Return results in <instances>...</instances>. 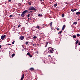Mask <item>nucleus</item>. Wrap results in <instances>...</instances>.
<instances>
[{"label": "nucleus", "instance_id": "nucleus-1", "mask_svg": "<svg viewBox=\"0 0 80 80\" xmlns=\"http://www.w3.org/2000/svg\"><path fill=\"white\" fill-rule=\"evenodd\" d=\"M48 52L49 53H52L54 51L53 48H52L49 47L48 48Z\"/></svg>", "mask_w": 80, "mask_h": 80}, {"label": "nucleus", "instance_id": "nucleus-2", "mask_svg": "<svg viewBox=\"0 0 80 80\" xmlns=\"http://www.w3.org/2000/svg\"><path fill=\"white\" fill-rule=\"evenodd\" d=\"M28 11L27 10H25L21 14V16L22 18H23V17H24L25 16V13H27V12H28Z\"/></svg>", "mask_w": 80, "mask_h": 80}, {"label": "nucleus", "instance_id": "nucleus-3", "mask_svg": "<svg viewBox=\"0 0 80 80\" xmlns=\"http://www.w3.org/2000/svg\"><path fill=\"white\" fill-rule=\"evenodd\" d=\"M36 8H34L33 6H32V7H30L28 9V10H34V11H36L37 9Z\"/></svg>", "mask_w": 80, "mask_h": 80}, {"label": "nucleus", "instance_id": "nucleus-4", "mask_svg": "<svg viewBox=\"0 0 80 80\" xmlns=\"http://www.w3.org/2000/svg\"><path fill=\"white\" fill-rule=\"evenodd\" d=\"M5 37H6V35H2L1 37L2 40H3L5 38Z\"/></svg>", "mask_w": 80, "mask_h": 80}, {"label": "nucleus", "instance_id": "nucleus-5", "mask_svg": "<svg viewBox=\"0 0 80 80\" xmlns=\"http://www.w3.org/2000/svg\"><path fill=\"white\" fill-rule=\"evenodd\" d=\"M27 54V55H29V57H30V58H32V56L31 54H30V52H28Z\"/></svg>", "mask_w": 80, "mask_h": 80}, {"label": "nucleus", "instance_id": "nucleus-6", "mask_svg": "<svg viewBox=\"0 0 80 80\" xmlns=\"http://www.w3.org/2000/svg\"><path fill=\"white\" fill-rule=\"evenodd\" d=\"M24 77H25V76H24V74H22V76L20 80H23V79L24 78Z\"/></svg>", "mask_w": 80, "mask_h": 80}, {"label": "nucleus", "instance_id": "nucleus-7", "mask_svg": "<svg viewBox=\"0 0 80 80\" xmlns=\"http://www.w3.org/2000/svg\"><path fill=\"white\" fill-rule=\"evenodd\" d=\"M40 36H41V37H43V36H44V33H40Z\"/></svg>", "mask_w": 80, "mask_h": 80}, {"label": "nucleus", "instance_id": "nucleus-8", "mask_svg": "<svg viewBox=\"0 0 80 80\" xmlns=\"http://www.w3.org/2000/svg\"><path fill=\"white\" fill-rule=\"evenodd\" d=\"M24 36H21L19 38L20 39H21V40H23L24 39Z\"/></svg>", "mask_w": 80, "mask_h": 80}, {"label": "nucleus", "instance_id": "nucleus-9", "mask_svg": "<svg viewBox=\"0 0 80 80\" xmlns=\"http://www.w3.org/2000/svg\"><path fill=\"white\" fill-rule=\"evenodd\" d=\"M65 27H66V26L65 25L63 26L62 30H64V29L65 28Z\"/></svg>", "mask_w": 80, "mask_h": 80}, {"label": "nucleus", "instance_id": "nucleus-10", "mask_svg": "<svg viewBox=\"0 0 80 80\" xmlns=\"http://www.w3.org/2000/svg\"><path fill=\"white\" fill-rule=\"evenodd\" d=\"M52 23H53V22H51L48 25H50L51 27H52Z\"/></svg>", "mask_w": 80, "mask_h": 80}, {"label": "nucleus", "instance_id": "nucleus-11", "mask_svg": "<svg viewBox=\"0 0 80 80\" xmlns=\"http://www.w3.org/2000/svg\"><path fill=\"white\" fill-rule=\"evenodd\" d=\"M29 70H31V71H33V70H34V68H31L29 69Z\"/></svg>", "mask_w": 80, "mask_h": 80}, {"label": "nucleus", "instance_id": "nucleus-12", "mask_svg": "<svg viewBox=\"0 0 80 80\" xmlns=\"http://www.w3.org/2000/svg\"><path fill=\"white\" fill-rule=\"evenodd\" d=\"M71 10L72 12H75V11H76V10H77V9H71Z\"/></svg>", "mask_w": 80, "mask_h": 80}, {"label": "nucleus", "instance_id": "nucleus-13", "mask_svg": "<svg viewBox=\"0 0 80 80\" xmlns=\"http://www.w3.org/2000/svg\"><path fill=\"white\" fill-rule=\"evenodd\" d=\"M40 26L38 25H37L36 26V28H37L38 29H40Z\"/></svg>", "mask_w": 80, "mask_h": 80}, {"label": "nucleus", "instance_id": "nucleus-14", "mask_svg": "<svg viewBox=\"0 0 80 80\" xmlns=\"http://www.w3.org/2000/svg\"><path fill=\"white\" fill-rule=\"evenodd\" d=\"M76 15H80V12H76Z\"/></svg>", "mask_w": 80, "mask_h": 80}, {"label": "nucleus", "instance_id": "nucleus-15", "mask_svg": "<svg viewBox=\"0 0 80 80\" xmlns=\"http://www.w3.org/2000/svg\"><path fill=\"white\" fill-rule=\"evenodd\" d=\"M33 39H36V38H37V36H34L33 37Z\"/></svg>", "mask_w": 80, "mask_h": 80}, {"label": "nucleus", "instance_id": "nucleus-16", "mask_svg": "<svg viewBox=\"0 0 80 80\" xmlns=\"http://www.w3.org/2000/svg\"><path fill=\"white\" fill-rule=\"evenodd\" d=\"M77 22H75L73 23V25H77Z\"/></svg>", "mask_w": 80, "mask_h": 80}, {"label": "nucleus", "instance_id": "nucleus-17", "mask_svg": "<svg viewBox=\"0 0 80 80\" xmlns=\"http://www.w3.org/2000/svg\"><path fill=\"white\" fill-rule=\"evenodd\" d=\"M73 38H77V37H76V35H73L72 36Z\"/></svg>", "mask_w": 80, "mask_h": 80}, {"label": "nucleus", "instance_id": "nucleus-18", "mask_svg": "<svg viewBox=\"0 0 80 80\" xmlns=\"http://www.w3.org/2000/svg\"><path fill=\"white\" fill-rule=\"evenodd\" d=\"M46 24H43L42 25V27H43V28H44V27H46Z\"/></svg>", "mask_w": 80, "mask_h": 80}, {"label": "nucleus", "instance_id": "nucleus-19", "mask_svg": "<svg viewBox=\"0 0 80 80\" xmlns=\"http://www.w3.org/2000/svg\"><path fill=\"white\" fill-rule=\"evenodd\" d=\"M48 45V42H46V45L45 46V47H47V46Z\"/></svg>", "mask_w": 80, "mask_h": 80}, {"label": "nucleus", "instance_id": "nucleus-20", "mask_svg": "<svg viewBox=\"0 0 80 80\" xmlns=\"http://www.w3.org/2000/svg\"><path fill=\"white\" fill-rule=\"evenodd\" d=\"M78 40H77L76 42V45H77V44L78 43Z\"/></svg>", "mask_w": 80, "mask_h": 80}, {"label": "nucleus", "instance_id": "nucleus-21", "mask_svg": "<svg viewBox=\"0 0 80 80\" xmlns=\"http://www.w3.org/2000/svg\"><path fill=\"white\" fill-rule=\"evenodd\" d=\"M14 55H15V53H13V54H12V57H13V56H14Z\"/></svg>", "mask_w": 80, "mask_h": 80}, {"label": "nucleus", "instance_id": "nucleus-22", "mask_svg": "<svg viewBox=\"0 0 80 80\" xmlns=\"http://www.w3.org/2000/svg\"><path fill=\"white\" fill-rule=\"evenodd\" d=\"M53 6H54V7H57V4L56 3V4H54V5Z\"/></svg>", "mask_w": 80, "mask_h": 80}, {"label": "nucleus", "instance_id": "nucleus-23", "mask_svg": "<svg viewBox=\"0 0 80 80\" xmlns=\"http://www.w3.org/2000/svg\"><path fill=\"white\" fill-rule=\"evenodd\" d=\"M29 42H25V44L26 45H28V44Z\"/></svg>", "mask_w": 80, "mask_h": 80}, {"label": "nucleus", "instance_id": "nucleus-24", "mask_svg": "<svg viewBox=\"0 0 80 80\" xmlns=\"http://www.w3.org/2000/svg\"><path fill=\"white\" fill-rule=\"evenodd\" d=\"M77 36H78V37H79L80 36V34H77Z\"/></svg>", "mask_w": 80, "mask_h": 80}, {"label": "nucleus", "instance_id": "nucleus-25", "mask_svg": "<svg viewBox=\"0 0 80 80\" xmlns=\"http://www.w3.org/2000/svg\"><path fill=\"white\" fill-rule=\"evenodd\" d=\"M38 17H42V14H38Z\"/></svg>", "mask_w": 80, "mask_h": 80}, {"label": "nucleus", "instance_id": "nucleus-26", "mask_svg": "<svg viewBox=\"0 0 80 80\" xmlns=\"http://www.w3.org/2000/svg\"><path fill=\"white\" fill-rule=\"evenodd\" d=\"M62 31H60V32H59L58 33V34H60L62 33Z\"/></svg>", "mask_w": 80, "mask_h": 80}, {"label": "nucleus", "instance_id": "nucleus-27", "mask_svg": "<svg viewBox=\"0 0 80 80\" xmlns=\"http://www.w3.org/2000/svg\"><path fill=\"white\" fill-rule=\"evenodd\" d=\"M13 17V15H10L9 16L10 18H11V17Z\"/></svg>", "mask_w": 80, "mask_h": 80}, {"label": "nucleus", "instance_id": "nucleus-28", "mask_svg": "<svg viewBox=\"0 0 80 80\" xmlns=\"http://www.w3.org/2000/svg\"><path fill=\"white\" fill-rule=\"evenodd\" d=\"M62 17H64V14H62Z\"/></svg>", "mask_w": 80, "mask_h": 80}, {"label": "nucleus", "instance_id": "nucleus-29", "mask_svg": "<svg viewBox=\"0 0 80 80\" xmlns=\"http://www.w3.org/2000/svg\"><path fill=\"white\" fill-rule=\"evenodd\" d=\"M28 4L29 5H31V2H29L28 3Z\"/></svg>", "mask_w": 80, "mask_h": 80}, {"label": "nucleus", "instance_id": "nucleus-30", "mask_svg": "<svg viewBox=\"0 0 80 80\" xmlns=\"http://www.w3.org/2000/svg\"><path fill=\"white\" fill-rule=\"evenodd\" d=\"M21 30L22 31H23V30H24V28H22L21 29Z\"/></svg>", "mask_w": 80, "mask_h": 80}, {"label": "nucleus", "instance_id": "nucleus-31", "mask_svg": "<svg viewBox=\"0 0 80 80\" xmlns=\"http://www.w3.org/2000/svg\"><path fill=\"white\" fill-rule=\"evenodd\" d=\"M51 30H53V28H52V27H51Z\"/></svg>", "mask_w": 80, "mask_h": 80}, {"label": "nucleus", "instance_id": "nucleus-32", "mask_svg": "<svg viewBox=\"0 0 80 80\" xmlns=\"http://www.w3.org/2000/svg\"><path fill=\"white\" fill-rule=\"evenodd\" d=\"M27 17H28V18L29 17H30V14H28V16H27Z\"/></svg>", "mask_w": 80, "mask_h": 80}, {"label": "nucleus", "instance_id": "nucleus-33", "mask_svg": "<svg viewBox=\"0 0 80 80\" xmlns=\"http://www.w3.org/2000/svg\"><path fill=\"white\" fill-rule=\"evenodd\" d=\"M18 27H21V25H20V24L19 25Z\"/></svg>", "mask_w": 80, "mask_h": 80}, {"label": "nucleus", "instance_id": "nucleus-34", "mask_svg": "<svg viewBox=\"0 0 80 80\" xmlns=\"http://www.w3.org/2000/svg\"><path fill=\"white\" fill-rule=\"evenodd\" d=\"M60 30V29H59V28H57V30L58 31V30Z\"/></svg>", "mask_w": 80, "mask_h": 80}, {"label": "nucleus", "instance_id": "nucleus-35", "mask_svg": "<svg viewBox=\"0 0 80 80\" xmlns=\"http://www.w3.org/2000/svg\"><path fill=\"white\" fill-rule=\"evenodd\" d=\"M11 44H8V45H11Z\"/></svg>", "mask_w": 80, "mask_h": 80}, {"label": "nucleus", "instance_id": "nucleus-36", "mask_svg": "<svg viewBox=\"0 0 80 80\" xmlns=\"http://www.w3.org/2000/svg\"><path fill=\"white\" fill-rule=\"evenodd\" d=\"M78 45H80V42H78Z\"/></svg>", "mask_w": 80, "mask_h": 80}, {"label": "nucleus", "instance_id": "nucleus-37", "mask_svg": "<svg viewBox=\"0 0 80 80\" xmlns=\"http://www.w3.org/2000/svg\"><path fill=\"white\" fill-rule=\"evenodd\" d=\"M30 13H32V12H33V11H30Z\"/></svg>", "mask_w": 80, "mask_h": 80}, {"label": "nucleus", "instance_id": "nucleus-38", "mask_svg": "<svg viewBox=\"0 0 80 80\" xmlns=\"http://www.w3.org/2000/svg\"><path fill=\"white\" fill-rule=\"evenodd\" d=\"M11 1H12V0H8V2H11Z\"/></svg>", "mask_w": 80, "mask_h": 80}, {"label": "nucleus", "instance_id": "nucleus-39", "mask_svg": "<svg viewBox=\"0 0 80 80\" xmlns=\"http://www.w3.org/2000/svg\"><path fill=\"white\" fill-rule=\"evenodd\" d=\"M34 45H36V44H33V46H34Z\"/></svg>", "mask_w": 80, "mask_h": 80}, {"label": "nucleus", "instance_id": "nucleus-40", "mask_svg": "<svg viewBox=\"0 0 80 80\" xmlns=\"http://www.w3.org/2000/svg\"><path fill=\"white\" fill-rule=\"evenodd\" d=\"M1 47H2V45H0V48H1Z\"/></svg>", "mask_w": 80, "mask_h": 80}, {"label": "nucleus", "instance_id": "nucleus-41", "mask_svg": "<svg viewBox=\"0 0 80 80\" xmlns=\"http://www.w3.org/2000/svg\"><path fill=\"white\" fill-rule=\"evenodd\" d=\"M66 4H68V3L67 2H65Z\"/></svg>", "mask_w": 80, "mask_h": 80}, {"label": "nucleus", "instance_id": "nucleus-42", "mask_svg": "<svg viewBox=\"0 0 80 80\" xmlns=\"http://www.w3.org/2000/svg\"><path fill=\"white\" fill-rule=\"evenodd\" d=\"M12 44H14V42H13L12 43Z\"/></svg>", "mask_w": 80, "mask_h": 80}, {"label": "nucleus", "instance_id": "nucleus-43", "mask_svg": "<svg viewBox=\"0 0 80 80\" xmlns=\"http://www.w3.org/2000/svg\"><path fill=\"white\" fill-rule=\"evenodd\" d=\"M48 57H51V56L49 55L48 56Z\"/></svg>", "mask_w": 80, "mask_h": 80}, {"label": "nucleus", "instance_id": "nucleus-44", "mask_svg": "<svg viewBox=\"0 0 80 80\" xmlns=\"http://www.w3.org/2000/svg\"><path fill=\"white\" fill-rule=\"evenodd\" d=\"M36 53H37L38 54V52H37Z\"/></svg>", "mask_w": 80, "mask_h": 80}, {"label": "nucleus", "instance_id": "nucleus-45", "mask_svg": "<svg viewBox=\"0 0 80 80\" xmlns=\"http://www.w3.org/2000/svg\"><path fill=\"white\" fill-rule=\"evenodd\" d=\"M28 20H30V18H28Z\"/></svg>", "mask_w": 80, "mask_h": 80}, {"label": "nucleus", "instance_id": "nucleus-46", "mask_svg": "<svg viewBox=\"0 0 80 80\" xmlns=\"http://www.w3.org/2000/svg\"><path fill=\"white\" fill-rule=\"evenodd\" d=\"M78 20H80V19H78Z\"/></svg>", "mask_w": 80, "mask_h": 80}, {"label": "nucleus", "instance_id": "nucleus-47", "mask_svg": "<svg viewBox=\"0 0 80 80\" xmlns=\"http://www.w3.org/2000/svg\"><path fill=\"white\" fill-rule=\"evenodd\" d=\"M13 42H15V41H13Z\"/></svg>", "mask_w": 80, "mask_h": 80}, {"label": "nucleus", "instance_id": "nucleus-48", "mask_svg": "<svg viewBox=\"0 0 80 80\" xmlns=\"http://www.w3.org/2000/svg\"><path fill=\"white\" fill-rule=\"evenodd\" d=\"M27 40H28V39H27Z\"/></svg>", "mask_w": 80, "mask_h": 80}, {"label": "nucleus", "instance_id": "nucleus-49", "mask_svg": "<svg viewBox=\"0 0 80 80\" xmlns=\"http://www.w3.org/2000/svg\"><path fill=\"white\" fill-rule=\"evenodd\" d=\"M22 50H23V49Z\"/></svg>", "mask_w": 80, "mask_h": 80}]
</instances>
